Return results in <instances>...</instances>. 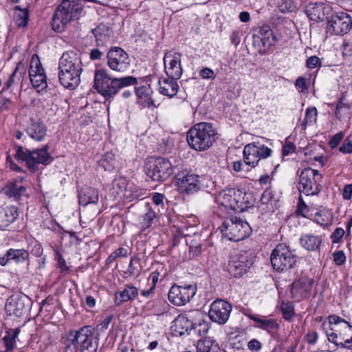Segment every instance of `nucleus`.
Listing matches in <instances>:
<instances>
[{
  "instance_id": "1",
  "label": "nucleus",
  "mask_w": 352,
  "mask_h": 352,
  "mask_svg": "<svg viewBox=\"0 0 352 352\" xmlns=\"http://www.w3.org/2000/svg\"><path fill=\"white\" fill-rule=\"evenodd\" d=\"M138 84V79L128 76L122 78H111L104 69H96L94 72V88L106 100H110L120 90Z\"/></svg>"
},
{
  "instance_id": "2",
  "label": "nucleus",
  "mask_w": 352,
  "mask_h": 352,
  "mask_svg": "<svg viewBox=\"0 0 352 352\" xmlns=\"http://www.w3.org/2000/svg\"><path fill=\"white\" fill-rule=\"evenodd\" d=\"M100 333L95 334L92 326H84L70 331L67 338L66 351L69 352H96Z\"/></svg>"
},
{
  "instance_id": "3",
  "label": "nucleus",
  "mask_w": 352,
  "mask_h": 352,
  "mask_svg": "<svg viewBox=\"0 0 352 352\" xmlns=\"http://www.w3.org/2000/svg\"><path fill=\"white\" fill-rule=\"evenodd\" d=\"M83 14L81 0H63L56 8L51 21L54 31L63 32L68 24L79 19Z\"/></svg>"
},
{
  "instance_id": "4",
  "label": "nucleus",
  "mask_w": 352,
  "mask_h": 352,
  "mask_svg": "<svg viewBox=\"0 0 352 352\" xmlns=\"http://www.w3.org/2000/svg\"><path fill=\"white\" fill-rule=\"evenodd\" d=\"M217 134L212 124L199 122L195 124L187 133V142L195 151H206L211 147Z\"/></svg>"
},
{
  "instance_id": "5",
  "label": "nucleus",
  "mask_w": 352,
  "mask_h": 352,
  "mask_svg": "<svg viewBox=\"0 0 352 352\" xmlns=\"http://www.w3.org/2000/svg\"><path fill=\"white\" fill-rule=\"evenodd\" d=\"M329 328L326 329V323H322L328 340L338 346L350 349L349 336L351 334L352 326L344 319L337 315L328 316Z\"/></svg>"
},
{
  "instance_id": "6",
  "label": "nucleus",
  "mask_w": 352,
  "mask_h": 352,
  "mask_svg": "<svg viewBox=\"0 0 352 352\" xmlns=\"http://www.w3.org/2000/svg\"><path fill=\"white\" fill-rule=\"evenodd\" d=\"M220 228L223 236L231 241H241L248 237L252 231L247 221L236 217L225 219Z\"/></svg>"
},
{
  "instance_id": "7",
  "label": "nucleus",
  "mask_w": 352,
  "mask_h": 352,
  "mask_svg": "<svg viewBox=\"0 0 352 352\" xmlns=\"http://www.w3.org/2000/svg\"><path fill=\"white\" fill-rule=\"evenodd\" d=\"M47 145H45L41 149H36L32 151L20 146L16 151L15 157L25 162L28 168L31 171L35 172L38 168V164L46 165L51 162L52 157L47 152Z\"/></svg>"
},
{
  "instance_id": "8",
  "label": "nucleus",
  "mask_w": 352,
  "mask_h": 352,
  "mask_svg": "<svg viewBox=\"0 0 352 352\" xmlns=\"http://www.w3.org/2000/svg\"><path fill=\"white\" fill-rule=\"evenodd\" d=\"M270 261L275 270L283 272L295 266L297 262V256L289 246L280 243L277 245L272 250Z\"/></svg>"
},
{
  "instance_id": "9",
  "label": "nucleus",
  "mask_w": 352,
  "mask_h": 352,
  "mask_svg": "<svg viewBox=\"0 0 352 352\" xmlns=\"http://www.w3.org/2000/svg\"><path fill=\"white\" fill-rule=\"evenodd\" d=\"M174 169L170 161L164 157L152 158L144 166L146 175L156 182L166 180L173 173Z\"/></svg>"
},
{
  "instance_id": "10",
  "label": "nucleus",
  "mask_w": 352,
  "mask_h": 352,
  "mask_svg": "<svg viewBox=\"0 0 352 352\" xmlns=\"http://www.w3.org/2000/svg\"><path fill=\"white\" fill-rule=\"evenodd\" d=\"M254 256L251 250H241L231 254L228 265V271L235 278L242 277L252 266Z\"/></svg>"
},
{
  "instance_id": "11",
  "label": "nucleus",
  "mask_w": 352,
  "mask_h": 352,
  "mask_svg": "<svg viewBox=\"0 0 352 352\" xmlns=\"http://www.w3.org/2000/svg\"><path fill=\"white\" fill-rule=\"evenodd\" d=\"M322 175L311 168L303 169L299 175L298 190L306 195H316L322 188Z\"/></svg>"
},
{
  "instance_id": "12",
  "label": "nucleus",
  "mask_w": 352,
  "mask_h": 352,
  "mask_svg": "<svg viewBox=\"0 0 352 352\" xmlns=\"http://www.w3.org/2000/svg\"><path fill=\"white\" fill-rule=\"evenodd\" d=\"M351 28V16L346 12H339L327 17V31L331 35H343Z\"/></svg>"
},
{
  "instance_id": "13",
  "label": "nucleus",
  "mask_w": 352,
  "mask_h": 352,
  "mask_svg": "<svg viewBox=\"0 0 352 352\" xmlns=\"http://www.w3.org/2000/svg\"><path fill=\"white\" fill-rule=\"evenodd\" d=\"M196 285H178L174 284L170 287L168 298L169 301L176 306H182L188 302L195 295Z\"/></svg>"
},
{
  "instance_id": "14",
  "label": "nucleus",
  "mask_w": 352,
  "mask_h": 352,
  "mask_svg": "<svg viewBox=\"0 0 352 352\" xmlns=\"http://www.w3.org/2000/svg\"><path fill=\"white\" fill-rule=\"evenodd\" d=\"M29 305V298L23 294L18 293L7 299L5 309L8 315L19 318L28 313Z\"/></svg>"
},
{
  "instance_id": "15",
  "label": "nucleus",
  "mask_w": 352,
  "mask_h": 352,
  "mask_svg": "<svg viewBox=\"0 0 352 352\" xmlns=\"http://www.w3.org/2000/svg\"><path fill=\"white\" fill-rule=\"evenodd\" d=\"M107 65L114 71L124 72L130 65L128 54L121 47H111L107 55Z\"/></svg>"
},
{
  "instance_id": "16",
  "label": "nucleus",
  "mask_w": 352,
  "mask_h": 352,
  "mask_svg": "<svg viewBox=\"0 0 352 352\" xmlns=\"http://www.w3.org/2000/svg\"><path fill=\"white\" fill-rule=\"evenodd\" d=\"M232 306L228 302L217 299L210 305L208 315L211 320L219 324H224L229 319Z\"/></svg>"
},
{
  "instance_id": "17",
  "label": "nucleus",
  "mask_w": 352,
  "mask_h": 352,
  "mask_svg": "<svg viewBox=\"0 0 352 352\" xmlns=\"http://www.w3.org/2000/svg\"><path fill=\"white\" fill-rule=\"evenodd\" d=\"M176 179L179 189L187 194L196 192L201 188L199 176L186 170L177 173Z\"/></svg>"
},
{
  "instance_id": "18",
  "label": "nucleus",
  "mask_w": 352,
  "mask_h": 352,
  "mask_svg": "<svg viewBox=\"0 0 352 352\" xmlns=\"http://www.w3.org/2000/svg\"><path fill=\"white\" fill-rule=\"evenodd\" d=\"M241 193V191L234 188L223 190L217 197V201L226 210L241 211L243 210L242 204L239 199Z\"/></svg>"
},
{
  "instance_id": "19",
  "label": "nucleus",
  "mask_w": 352,
  "mask_h": 352,
  "mask_svg": "<svg viewBox=\"0 0 352 352\" xmlns=\"http://www.w3.org/2000/svg\"><path fill=\"white\" fill-rule=\"evenodd\" d=\"M23 178L19 177L9 181L2 189V192L10 199L19 201L23 197H28L27 188L21 184Z\"/></svg>"
},
{
  "instance_id": "20",
  "label": "nucleus",
  "mask_w": 352,
  "mask_h": 352,
  "mask_svg": "<svg viewBox=\"0 0 352 352\" xmlns=\"http://www.w3.org/2000/svg\"><path fill=\"white\" fill-rule=\"evenodd\" d=\"M58 78L60 83L67 89H74L76 88L80 82V76L82 70L78 69H69L63 70V68L58 67Z\"/></svg>"
},
{
  "instance_id": "21",
  "label": "nucleus",
  "mask_w": 352,
  "mask_h": 352,
  "mask_svg": "<svg viewBox=\"0 0 352 352\" xmlns=\"http://www.w3.org/2000/svg\"><path fill=\"white\" fill-rule=\"evenodd\" d=\"M313 283L312 279L307 277L294 281L291 287L292 297L296 300L306 298L311 291Z\"/></svg>"
},
{
  "instance_id": "22",
  "label": "nucleus",
  "mask_w": 352,
  "mask_h": 352,
  "mask_svg": "<svg viewBox=\"0 0 352 352\" xmlns=\"http://www.w3.org/2000/svg\"><path fill=\"white\" fill-rule=\"evenodd\" d=\"M58 67L64 69H78L82 70L80 54L77 50L65 52L59 59Z\"/></svg>"
},
{
  "instance_id": "23",
  "label": "nucleus",
  "mask_w": 352,
  "mask_h": 352,
  "mask_svg": "<svg viewBox=\"0 0 352 352\" xmlns=\"http://www.w3.org/2000/svg\"><path fill=\"white\" fill-rule=\"evenodd\" d=\"M29 76L32 86L38 89V91H43L47 87L46 76L44 69L40 62L36 63L35 67L32 63L29 69Z\"/></svg>"
},
{
  "instance_id": "24",
  "label": "nucleus",
  "mask_w": 352,
  "mask_h": 352,
  "mask_svg": "<svg viewBox=\"0 0 352 352\" xmlns=\"http://www.w3.org/2000/svg\"><path fill=\"white\" fill-rule=\"evenodd\" d=\"M25 131L33 140L41 142L47 135V128L40 119L30 118Z\"/></svg>"
},
{
  "instance_id": "25",
  "label": "nucleus",
  "mask_w": 352,
  "mask_h": 352,
  "mask_svg": "<svg viewBox=\"0 0 352 352\" xmlns=\"http://www.w3.org/2000/svg\"><path fill=\"white\" fill-rule=\"evenodd\" d=\"M29 252L24 249H9L6 254L0 257V265L6 266L11 261L16 263H24L29 260Z\"/></svg>"
},
{
  "instance_id": "26",
  "label": "nucleus",
  "mask_w": 352,
  "mask_h": 352,
  "mask_svg": "<svg viewBox=\"0 0 352 352\" xmlns=\"http://www.w3.org/2000/svg\"><path fill=\"white\" fill-rule=\"evenodd\" d=\"M180 53H175L173 56L166 54L164 57V65H166L168 59L169 60V67L166 69L165 67V72L168 77L179 79L182 75V68L180 63Z\"/></svg>"
},
{
  "instance_id": "27",
  "label": "nucleus",
  "mask_w": 352,
  "mask_h": 352,
  "mask_svg": "<svg viewBox=\"0 0 352 352\" xmlns=\"http://www.w3.org/2000/svg\"><path fill=\"white\" fill-rule=\"evenodd\" d=\"M192 327L193 322L186 316L180 314L173 320L170 328L176 335L183 336L190 335Z\"/></svg>"
},
{
  "instance_id": "28",
  "label": "nucleus",
  "mask_w": 352,
  "mask_h": 352,
  "mask_svg": "<svg viewBox=\"0 0 352 352\" xmlns=\"http://www.w3.org/2000/svg\"><path fill=\"white\" fill-rule=\"evenodd\" d=\"M254 37L258 38L264 47H270L276 44L278 38L271 28L265 25L258 28Z\"/></svg>"
},
{
  "instance_id": "29",
  "label": "nucleus",
  "mask_w": 352,
  "mask_h": 352,
  "mask_svg": "<svg viewBox=\"0 0 352 352\" xmlns=\"http://www.w3.org/2000/svg\"><path fill=\"white\" fill-rule=\"evenodd\" d=\"M258 143H250L245 146L243 151V161L246 165L255 167L259 162Z\"/></svg>"
},
{
  "instance_id": "30",
  "label": "nucleus",
  "mask_w": 352,
  "mask_h": 352,
  "mask_svg": "<svg viewBox=\"0 0 352 352\" xmlns=\"http://www.w3.org/2000/svg\"><path fill=\"white\" fill-rule=\"evenodd\" d=\"M176 80L177 78H173L168 76L160 79L158 81L160 93L169 98L175 96L179 89V85Z\"/></svg>"
},
{
  "instance_id": "31",
  "label": "nucleus",
  "mask_w": 352,
  "mask_h": 352,
  "mask_svg": "<svg viewBox=\"0 0 352 352\" xmlns=\"http://www.w3.org/2000/svg\"><path fill=\"white\" fill-rule=\"evenodd\" d=\"M249 318L256 322V327L267 331L272 336H274L276 331L280 328L279 324L275 319H268L264 316L259 317L255 315H251Z\"/></svg>"
},
{
  "instance_id": "32",
  "label": "nucleus",
  "mask_w": 352,
  "mask_h": 352,
  "mask_svg": "<svg viewBox=\"0 0 352 352\" xmlns=\"http://www.w3.org/2000/svg\"><path fill=\"white\" fill-rule=\"evenodd\" d=\"M138 295V289L131 285H126L122 292H117L115 294V304L118 306L128 301H132Z\"/></svg>"
},
{
  "instance_id": "33",
  "label": "nucleus",
  "mask_w": 352,
  "mask_h": 352,
  "mask_svg": "<svg viewBox=\"0 0 352 352\" xmlns=\"http://www.w3.org/2000/svg\"><path fill=\"white\" fill-rule=\"evenodd\" d=\"M78 198L81 206H86L89 204H96L99 200L98 191L91 187L85 188L80 192Z\"/></svg>"
},
{
  "instance_id": "34",
  "label": "nucleus",
  "mask_w": 352,
  "mask_h": 352,
  "mask_svg": "<svg viewBox=\"0 0 352 352\" xmlns=\"http://www.w3.org/2000/svg\"><path fill=\"white\" fill-rule=\"evenodd\" d=\"M21 332L20 328L8 329L2 338L5 350L0 352H12L16 347V339Z\"/></svg>"
},
{
  "instance_id": "35",
  "label": "nucleus",
  "mask_w": 352,
  "mask_h": 352,
  "mask_svg": "<svg viewBox=\"0 0 352 352\" xmlns=\"http://www.w3.org/2000/svg\"><path fill=\"white\" fill-rule=\"evenodd\" d=\"M324 8L322 3H310L305 7V13L311 21H322L324 16Z\"/></svg>"
},
{
  "instance_id": "36",
  "label": "nucleus",
  "mask_w": 352,
  "mask_h": 352,
  "mask_svg": "<svg viewBox=\"0 0 352 352\" xmlns=\"http://www.w3.org/2000/svg\"><path fill=\"white\" fill-rule=\"evenodd\" d=\"M322 243L321 237L311 234H302L300 239V245L308 251H317Z\"/></svg>"
},
{
  "instance_id": "37",
  "label": "nucleus",
  "mask_w": 352,
  "mask_h": 352,
  "mask_svg": "<svg viewBox=\"0 0 352 352\" xmlns=\"http://www.w3.org/2000/svg\"><path fill=\"white\" fill-rule=\"evenodd\" d=\"M187 245L189 246V254L190 258L199 256L203 250L204 245L201 242L199 235L189 236L186 239Z\"/></svg>"
},
{
  "instance_id": "38",
  "label": "nucleus",
  "mask_w": 352,
  "mask_h": 352,
  "mask_svg": "<svg viewBox=\"0 0 352 352\" xmlns=\"http://www.w3.org/2000/svg\"><path fill=\"white\" fill-rule=\"evenodd\" d=\"M25 73V69L24 65L21 62H19L16 67H15L14 72L10 76L8 80L6 82L3 88L4 91L8 89L12 85L16 83L17 82L21 81L23 79V76Z\"/></svg>"
},
{
  "instance_id": "39",
  "label": "nucleus",
  "mask_w": 352,
  "mask_h": 352,
  "mask_svg": "<svg viewBox=\"0 0 352 352\" xmlns=\"http://www.w3.org/2000/svg\"><path fill=\"white\" fill-rule=\"evenodd\" d=\"M153 91L149 86H141L135 88V94L138 98L142 100L144 106L151 107L154 105L151 98Z\"/></svg>"
},
{
  "instance_id": "40",
  "label": "nucleus",
  "mask_w": 352,
  "mask_h": 352,
  "mask_svg": "<svg viewBox=\"0 0 352 352\" xmlns=\"http://www.w3.org/2000/svg\"><path fill=\"white\" fill-rule=\"evenodd\" d=\"M109 28L101 25L92 30V33L95 36L98 45H100V43H102L109 38Z\"/></svg>"
},
{
  "instance_id": "41",
  "label": "nucleus",
  "mask_w": 352,
  "mask_h": 352,
  "mask_svg": "<svg viewBox=\"0 0 352 352\" xmlns=\"http://www.w3.org/2000/svg\"><path fill=\"white\" fill-rule=\"evenodd\" d=\"M278 201L275 197L273 191L271 189H266L262 194L261 202L263 205H266L269 209L274 210Z\"/></svg>"
},
{
  "instance_id": "42",
  "label": "nucleus",
  "mask_w": 352,
  "mask_h": 352,
  "mask_svg": "<svg viewBox=\"0 0 352 352\" xmlns=\"http://www.w3.org/2000/svg\"><path fill=\"white\" fill-rule=\"evenodd\" d=\"M14 102L12 97L6 94V91L2 89L0 92V112L8 111L14 108Z\"/></svg>"
},
{
  "instance_id": "43",
  "label": "nucleus",
  "mask_w": 352,
  "mask_h": 352,
  "mask_svg": "<svg viewBox=\"0 0 352 352\" xmlns=\"http://www.w3.org/2000/svg\"><path fill=\"white\" fill-rule=\"evenodd\" d=\"M18 208L15 206H8L5 208L4 219L5 223L2 226L7 227L13 223L18 217Z\"/></svg>"
},
{
  "instance_id": "44",
  "label": "nucleus",
  "mask_w": 352,
  "mask_h": 352,
  "mask_svg": "<svg viewBox=\"0 0 352 352\" xmlns=\"http://www.w3.org/2000/svg\"><path fill=\"white\" fill-rule=\"evenodd\" d=\"M14 20L18 27H25L29 20V12L27 9H19L14 14Z\"/></svg>"
},
{
  "instance_id": "45",
  "label": "nucleus",
  "mask_w": 352,
  "mask_h": 352,
  "mask_svg": "<svg viewBox=\"0 0 352 352\" xmlns=\"http://www.w3.org/2000/svg\"><path fill=\"white\" fill-rule=\"evenodd\" d=\"M317 117V109L316 107H309L306 109L305 119L301 123V129L305 131L308 124L316 122Z\"/></svg>"
},
{
  "instance_id": "46",
  "label": "nucleus",
  "mask_w": 352,
  "mask_h": 352,
  "mask_svg": "<svg viewBox=\"0 0 352 352\" xmlns=\"http://www.w3.org/2000/svg\"><path fill=\"white\" fill-rule=\"evenodd\" d=\"M142 268L140 266V260L137 257H132L128 269L124 272V274L128 276H138L141 272Z\"/></svg>"
},
{
  "instance_id": "47",
  "label": "nucleus",
  "mask_w": 352,
  "mask_h": 352,
  "mask_svg": "<svg viewBox=\"0 0 352 352\" xmlns=\"http://www.w3.org/2000/svg\"><path fill=\"white\" fill-rule=\"evenodd\" d=\"M192 329L191 336L204 337L207 334L209 327L208 322L204 321L199 323L193 322V327Z\"/></svg>"
},
{
  "instance_id": "48",
  "label": "nucleus",
  "mask_w": 352,
  "mask_h": 352,
  "mask_svg": "<svg viewBox=\"0 0 352 352\" xmlns=\"http://www.w3.org/2000/svg\"><path fill=\"white\" fill-rule=\"evenodd\" d=\"M155 217V212L149 208L148 211L141 217L140 224L142 229L145 230L150 228Z\"/></svg>"
},
{
  "instance_id": "49",
  "label": "nucleus",
  "mask_w": 352,
  "mask_h": 352,
  "mask_svg": "<svg viewBox=\"0 0 352 352\" xmlns=\"http://www.w3.org/2000/svg\"><path fill=\"white\" fill-rule=\"evenodd\" d=\"M280 310L285 320H290L294 315V306L292 302H283L280 305Z\"/></svg>"
},
{
  "instance_id": "50",
  "label": "nucleus",
  "mask_w": 352,
  "mask_h": 352,
  "mask_svg": "<svg viewBox=\"0 0 352 352\" xmlns=\"http://www.w3.org/2000/svg\"><path fill=\"white\" fill-rule=\"evenodd\" d=\"M113 188L118 189L117 193L123 192L126 188V181L123 177H118L114 179L113 182Z\"/></svg>"
},
{
  "instance_id": "51",
  "label": "nucleus",
  "mask_w": 352,
  "mask_h": 352,
  "mask_svg": "<svg viewBox=\"0 0 352 352\" xmlns=\"http://www.w3.org/2000/svg\"><path fill=\"white\" fill-rule=\"evenodd\" d=\"M321 65V60L316 56H311L307 59L306 66L310 69H314L316 67H320Z\"/></svg>"
},
{
  "instance_id": "52",
  "label": "nucleus",
  "mask_w": 352,
  "mask_h": 352,
  "mask_svg": "<svg viewBox=\"0 0 352 352\" xmlns=\"http://www.w3.org/2000/svg\"><path fill=\"white\" fill-rule=\"evenodd\" d=\"M112 319H113L112 315H109V316H106L104 318V319L102 320V322L96 326L95 331H96L97 333H99V332L104 331L107 330L109 327V325L111 322Z\"/></svg>"
},
{
  "instance_id": "53",
  "label": "nucleus",
  "mask_w": 352,
  "mask_h": 352,
  "mask_svg": "<svg viewBox=\"0 0 352 352\" xmlns=\"http://www.w3.org/2000/svg\"><path fill=\"white\" fill-rule=\"evenodd\" d=\"M295 86L300 92H307L309 89V85L306 82V79L302 77H298L295 82Z\"/></svg>"
},
{
  "instance_id": "54",
  "label": "nucleus",
  "mask_w": 352,
  "mask_h": 352,
  "mask_svg": "<svg viewBox=\"0 0 352 352\" xmlns=\"http://www.w3.org/2000/svg\"><path fill=\"white\" fill-rule=\"evenodd\" d=\"M344 135V133L340 131L332 136L329 142V146L331 148H335L342 140Z\"/></svg>"
},
{
  "instance_id": "55",
  "label": "nucleus",
  "mask_w": 352,
  "mask_h": 352,
  "mask_svg": "<svg viewBox=\"0 0 352 352\" xmlns=\"http://www.w3.org/2000/svg\"><path fill=\"white\" fill-rule=\"evenodd\" d=\"M199 76L203 79H214L216 76L214 71L209 67H204L199 72Z\"/></svg>"
},
{
  "instance_id": "56",
  "label": "nucleus",
  "mask_w": 352,
  "mask_h": 352,
  "mask_svg": "<svg viewBox=\"0 0 352 352\" xmlns=\"http://www.w3.org/2000/svg\"><path fill=\"white\" fill-rule=\"evenodd\" d=\"M333 256L334 263L338 265H343L346 261L345 254L342 250L336 251Z\"/></svg>"
},
{
  "instance_id": "57",
  "label": "nucleus",
  "mask_w": 352,
  "mask_h": 352,
  "mask_svg": "<svg viewBox=\"0 0 352 352\" xmlns=\"http://www.w3.org/2000/svg\"><path fill=\"white\" fill-rule=\"evenodd\" d=\"M345 232L341 228H337L331 234V239L333 243H339L341 239L343 237Z\"/></svg>"
},
{
  "instance_id": "58",
  "label": "nucleus",
  "mask_w": 352,
  "mask_h": 352,
  "mask_svg": "<svg viewBox=\"0 0 352 352\" xmlns=\"http://www.w3.org/2000/svg\"><path fill=\"white\" fill-rule=\"evenodd\" d=\"M258 148H259V160L261 159H265L270 157L272 153L271 148L264 146L263 144H260L258 143Z\"/></svg>"
},
{
  "instance_id": "59",
  "label": "nucleus",
  "mask_w": 352,
  "mask_h": 352,
  "mask_svg": "<svg viewBox=\"0 0 352 352\" xmlns=\"http://www.w3.org/2000/svg\"><path fill=\"white\" fill-rule=\"evenodd\" d=\"M344 96H342L338 102L336 104V111H335V115L338 119H340V117L339 116L340 110L342 108H346L349 109V105L344 102Z\"/></svg>"
},
{
  "instance_id": "60",
  "label": "nucleus",
  "mask_w": 352,
  "mask_h": 352,
  "mask_svg": "<svg viewBox=\"0 0 352 352\" xmlns=\"http://www.w3.org/2000/svg\"><path fill=\"white\" fill-rule=\"evenodd\" d=\"M339 151L342 153H352V142L349 138L344 140L342 146L339 148Z\"/></svg>"
},
{
  "instance_id": "61",
  "label": "nucleus",
  "mask_w": 352,
  "mask_h": 352,
  "mask_svg": "<svg viewBox=\"0 0 352 352\" xmlns=\"http://www.w3.org/2000/svg\"><path fill=\"white\" fill-rule=\"evenodd\" d=\"M56 258L58 261V267L62 272H66L69 270V267L67 265L66 262L62 255L56 252Z\"/></svg>"
},
{
  "instance_id": "62",
  "label": "nucleus",
  "mask_w": 352,
  "mask_h": 352,
  "mask_svg": "<svg viewBox=\"0 0 352 352\" xmlns=\"http://www.w3.org/2000/svg\"><path fill=\"white\" fill-rule=\"evenodd\" d=\"M318 338V333L316 331L308 332L305 336V340L309 344H314Z\"/></svg>"
},
{
  "instance_id": "63",
  "label": "nucleus",
  "mask_w": 352,
  "mask_h": 352,
  "mask_svg": "<svg viewBox=\"0 0 352 352\" xmlns=\"http://www.w3.org/2000/svg\"><path fill=\"white\" fill-rule=\"evenodd\" d=\"M164 195L161 194V193H158V192H155L153 195V197H152V200L154 202V204L157 206H161L162 207H164Z\"/></svg>"
},
{
  "instance_id": "64",
  "label": "nucleus",
  "mask_w": 352,
  "mask_h": 352,
  "mask_svg": "<svg viewBox=\"0 0 352 352\" xmlns=\"http://www.w3.org/2000/svg\"><path fill=\"white\" fill-rule=\"evenodd\" d=\"M342 196L345 200L351 199L352 196V184H347L344 186Z\"/></svg>"
}]
</instances>
